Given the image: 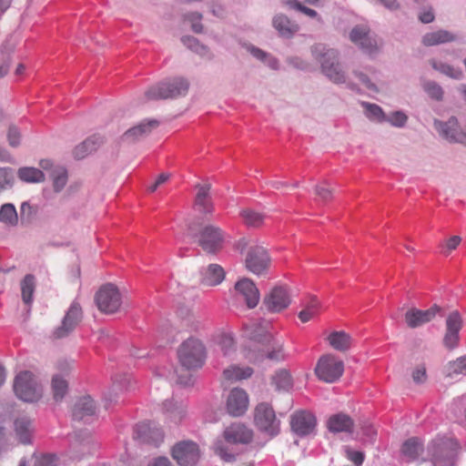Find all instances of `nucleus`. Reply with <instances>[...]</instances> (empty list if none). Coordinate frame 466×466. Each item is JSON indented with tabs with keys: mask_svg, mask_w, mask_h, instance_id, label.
Listing matches in <instances>:
<instances>
[{
	"mask_svg": "<svg viewBox=\"0 0 466 466\" xmlns=\"http://www.w3.org/2000/svg\"><path fill=\"white\" fill-rule=\"evenodd\" d=\"M290 295L282 286L273 288L264 299V304L271 312H280L290 304Z\"/></svg>",
	"mask_w": 466,
	"mask_h": 466,
	"instance_id": "obj_17",
	"label": "nucleus"
},
{
	"mask_svg": "<svg viewBox=\"0 0 466 466\" xmlns=\"http://www.w3.org/2000/svg\"><path fill=\"white\" fill-rule=\"evenodd\" d=\"M347 458L351 461L356 466H360L364 461V454L360 451H351L346 449Z\"/></svg>",
	"mask_w": 466,
	"mask_h": 466,
	"instance_id": "obj_59",
	"label": "nucleus"
},
{
	"mask_svg": "<svg viewBox=\"0 0 466 466\" xmlns=\"http://www.w3.org/2000/svg\"><path fill=\"white\" fill-rule=\"evenodd\" d=\"M56 458L55 455L46 454L34 458V466H56Z\"/></svg>",
	"mask_w": 466,
	"mask_h": 466,
	"instance_id": "obj_52",
	"label": "nucleus"
},
{
	"mask_svg": "<svg viewBox=\"0 0 466 466\" xmlns=\"http://www.w3.org/2000/svg\"><path fill=\"white\" fill-rule=\"evenodd\" d=\"M95 412L96 405L93 399L90 396H84L75 404L73 417L80 420L93 416Z\"/></svg>",
	"mask_w": 466,
	"mask_h": 466,
	"instance_id": "obj_26",
	"label": "nucleus"
},
{
	"mask_svg": "<svg viewBox=\"0 0 466 466\" xmlns=\"http://www.w3.org/2000/svg\"><path fill=\"white\" fill-rule=\"evenodd\" d=\"M270 257L261 246L250 247L248 250L245 263L247 268L254 274L264 273L270 266Z\"/></svg>",
	"mask_w": 466,
	"mask_h": 466,
	"instance_id": "obj_13",
	"label": "nucleus"
},
{
	"mask_svg": "<svg viewBox=\"0 0 466 466\" xmlns=\"http://www.w3.org/2000/svg\"><path fill=\"white\" fill-rule=\"evenodd\" d=\"M82 319V309L77 302H73L65 318L62 325L54 331L56 339H61L67 336L78 325Z\"/></svg>",
	"mask_w": 466,
	"mask_h": 466,
	"instance_id": "obj_19",
	"label": "nucleus"
},
{
	"mask_svg": "<svg viewBox=\"0 0 466 466\" xmlns=\"http://www.w3.org/2000/svg\"><path fill=\"white\" fill-rule=\"evenodd\" d=\"M461 241V237L459 236H452L449 239L446 240L445 244L443 245V253L447 256L449 255L452 250L456 249L457 247L460 245Z\"/></svg>",
	"mask_w": 466,
	"mask_h": 466,
	"instance_id": "obj_57",
	"label": "nucleus"
},
{
	"mask_svg": "<svg viewBox=\"0 0 466 466\" xmlns=\"http://www.w3.org/2000/svg\"><path fill=\"white\" fill-rule=\"evenodd\" d=\"M412 379L413 381L416 383H423L427 380V372L426 368L423 364L419 365L413 371H412Z\"/></svg>",
	"mask_w": 466,
	"mask_h": 466,
	"instance_id": "obj_58",
	"label": "nucleus"
},
{
	"mask_svg": "<svg viewBox=\"0 0 466 466\" xmlns=\"http://www.w3.org/2000/svg\"><path fill=\"white\" fill-rule=\"evenodd\" d=\"M248 403L247 392L243 389L234 388L227 398L226 409L229 415L238 417L247 411Z\"/></svg>",
	"mask_w": 466,
	"mask_h": 466,
	"instance_id": "obj_15",
	"label": "nucleus"
},
{
	"mask_svg": "<svg viewBox=\"0 0 466 466\" xmlns=\"http://www.w3.org/2000/svg\"><path fill=\"white\" fill-rule=\"evenodd\" d=\"M351 42L358 45L363 51L372 54L378 49V43L375 38L370 36L368 27L363 25L355 26L350 34Z\"/></svg>",
	"mask_w": 466,
	"mask_h": 466,
	"instance_id": "obj_20",
	"label": "nucleus"
},
{
	"mask_svg": "<svg viewBox=\"0 0 466 466\" xmlns=\"http://www.w3.org/2000/svg\"><path fill=\"white\" fill-rule=\"evenodd\" d=\"M352 419L344 413L331 415L327 420V428L331 432H350L353 428Z\"/></svg>",
	"mask_w": 466,
	"mask_h": 466,
	"instance_id": "obj_23",
	"label": "nucleus"
},
{
	"mask_svg": "<svg viewBox=\"0 0 466 466\" xmlns=\"http://www.w3.org/2000/svg\"><path fill=\"white\" fill-rule=\"evenodd\" d=\"M326 340L335 350L344 352L351 346V337L343 330L332 331Z\"/></svg>",
	"mask_w": 466,
	"mask_h": 466,
	"instance_id": "obj_31",
	"label": "nucleus"
},
{
	"mask_svg": "<svg viewBox=\"0 0 466 466\" xmlns=\"http://www.w3.org/2000/svg\"><path fill=\"white\" fill-rule=\"evenodd\" d=\"M0 221L15 225L17 222V213L15 208L12 204H5L0 209Z\"/></svg>",
	"mask_w": 466,
	"mask_h": 466,
	"instance_id": "obj_45",
	"label": "nucleus"
},
{
	"mask_svg": "<svg viewBox=\"0 0 466 466\" xmlns=\"http://www.w3.org/2000/svg\"><path fill=\"white\" fill-rule=\"evenodd\" d=\"M197 238L205 252L215 254L223 248L225 233L219 227L209 224L201 228Z\"/></svg>",
	"mask_w": 466,
	"mask_h": 466,
	"instance_id": "obj_8",
	"label": "nucleus"
},
{
	"mask_svg": "<svg viewBox=\"0 0 466 466\" xmlns=\"http://www.w3.org/2000/svg\"><path fill=\"white\" fill-rule=\"evenodd\" d=\"M148 466H172L171 461L167 457H157L154 459Z\"/></svg>",
	"mask_w": 466,
	"mask_h": 466,
	"instance_id": "obj_63",
	"label": "nucleus"
},
{
	"mask_svg": "<svg viewBox=\"0 0 466 466\" xmlns=\"http://www.w3.org/2000/svg\"><path fill=\"white\" fill-rule=\"evenodd\" d=\"M14 183L13 171L9 167L0 168V191L12 187Z\"/></svg>",
	"mask_w": 466,
	"mask_h": 466,
	"instance_id": "obj_50",
	"label": "nucleus"
},
{
	"mask_svg": "<svg viewBox=\"0 0 466 466\" xmlns=\"http://www.w3.org/2000/svg\"><path fill=\"white\" fill-rule=\"evenodd\" d=\"M321 309V303L316 298H310L299 311V319L302 323H307L319 316Z\"/></svg>",
	"mask_w": 466,
	"mask_h": 466,
	"instance_id": "obj_32",
	"label": "nucleus"
},
{
	"mask_svg": "<svg viewBox=\"0 0 466 466\" xmlns=\"http://www.w3.org/2000/svg\"><path fill=\"white\" fill-rule=\"evenodd\" d=\"M287 5L291 8L299 10L300 12L304 13L305 15L310 17H315L317 15V12L315 10L302 5V4L297 0H289L287 2Z\"/></svg>",
	"mask_w": 466,
	"mask_h": 466,
	"instance_id": "obj_55",
	"label": "nucleus"
},
{
	"mask_svg": "<svg viewBox=\"0 0 466 466\" xmlns=\"http://www.w3.org/2000/svg\"><path fill=\"white\" fill-rule=\"evenodd\" d=\"M290 426L297 435L306 436L314 431L316 427V418L309 411L298 410L291 416Z\"/></svg>",
	"mask_w": 466,
	"mask_h": 466,
	"instance_id": "obj_18",
	"label": "nucleus"
},
{
	"mask_svg": "<svg viewBox=\"0 0 466 466\" xmlns=\"http://www.w3.org/2000/svg\"><path fill=\"white\" fill-rule=\"evenodd\" d=\"M254 421L256 426L269 436H276L279 431V421L271 405L266 402L256 406L254 411Z\"/></svg>",
	"mask_w": 466,
	"mask_h": 466,
	"instance_id": "obj_10",
	"label": "nucleus"
},
{
	"mask_svg": "<svg viewBox=\"0 0 466 466\" xmlns=\"http://www.w3.org/2000/svg\"><path fill=\"white\" fill-rule=\"evenodd\" d=\"M423 451L422 443L418 438H410L407 440L401 448L402 455L407 461H414Z\"/></svg>",
	"mask_w": 466,
	"mask_h": 466,
	"instance_id": "obj_34",
	"label": "nucleus"
},
{
	"mask_svg": "<svg viewBox=\"0 0 466 466\" xmlns=\"http://www.w3.org/2000/svg\"><path fill=\"white\" fill-rule=\"evenodd\" d=\"M313 56L320 63L322 72L334 83L345 82L344 72L338 61V52L329 49L322 44H317L312 49Z\"/></svg>",
	"mask_w": 466,
	"mask_h": 466,
	"instance_id": "obj_4",
	"label": "nucleus"
},
{
	"mask_svg": "<svg viewBox=\"0 0 466 466\" xmlns=\"http://www.w3.org/2000/svg\"><path fill=\"white\" fill-rule=\"evenodd\" d=\"M96 302L101 312L113 314L122 304V296L119 289L113 284L102 286L96 294Z\"/></svg>",
	"mask_w": 466,
	"mask_h": 466,
	"instance_id": "obj_9",
	"label": "nucleus"
},
{
	"mask_svg": "<svg viewBox=\"0 0 466 466\" xmlns=\"http://www.w3.org/2000/svg\"><path fill=\"white\" fill-rule=\"evenodd\" d=\"M158 127V121L157 120H147L145 122H141L136 127L129 128L124 134V138L127 141H135L139 137L149 134L153 129Z\"/></svg>",
	"mask_w": 466,
	"mask_h": 466,
	"instance_id": "obj_29",
	"label": "nucleus"
},
{
	"mask_svg": "<svg viewBox=\"0 0 466 466\" xmlns=\"http://www.w3.org/2000/svg\"><path fill=\"white\" fill-rule=\"evenodd\" d=\"M240 216L248 227L258 228L263 225L265 215L252 209H244Z\"/></svg>",
	"mask_w": 466,
	"mask_h": 466,
	"instance_id": "obj_42",
	"label": "nucleus"
},
{
	"mask_svg": "<svg viewBox=\"0 0 466 466\" xmlns=\"http://www.w3.org/2000/svg\"><path fill=\"white\" fill-rule=\"evenodd\" d=\"M236 299L244 301L248 308L254 309L258 304L260 295L255 283L248 279H239L234 287Z\"/></svg>",
	"mask_w": 466,
	"mask_h": 466,
	"instance_id": "obj_14",
	"label": "nucleus"
},
{
	"mask_svg": "<svg viewBox=\"0 0 466 466\" xmlns=\"http://www.w3.org/2000/svg\"><path fill=\"white\" fill-rule=\"evenodd\" d=\"M164 408L167 418L175 423L181 421L187 411L182 403L174 402L173 400L166 401Z\"/></svg>",
	"mask_w": 466,
	"mask_h": 466,
	"instance_id": "obj_36",
	"label": "nucleus"
},
{
	"mask_svg": "<svg viewBox=\"0 0 466 466\" xmlns=\"http://www.w3.org/2000/svg\"><path fill=\"white\" fill-rule=\"evenodd\" d=\"M14 391L24 401L33 402L42 397V388L30 371H21L14 380Z\"/></svg>",
	"mask_w": 466,
	"mask_h": 466,
	"instance_id": "obj_6",
	"label": "nucleus"
},
{
	"mask_svg": "<svg viewBox=\"0 0 466 466\" xmlns=\"http://www.w3.org/2000/svg\"><path fill=\"white\" fill-rule=\"evenodd\" d=\"M268 323H251L245 326V332L251 340L252 345L247 353L249 361L257 362L264 359L283 360L286 354L283 341L273 337L268 331Z\"/></svg>",
	"mask_w": 466,
	"mask_h": 466,
	"instance_id": "obj_1",
	"label": "nucleus"
},
{
	"mask_svg": "<svg viewBox=\"0 0 466 466\" xmlns=\"http://www.w3.org/2000/svg\"><path fill=\"white\" fill-rule=\"evenodd\" d=\"M315 194L320 201L329 202L332 199L333 188L327 182H321L315 187Z\"/></svg>",
	"mask_w": 466,
	"mask_h": 466,
	"instance_id": "obj_47",
	"label": "nucleus"
},
{
	"mask_svg": "<svg viewBox=\"0 0 466 466\" xmlns=\"http://www.w3.org/2000/svg\"><path fill=\"white\" fill-rule=\"evenodd\" d=\"M102 143L103 139L99 136H91L74 148L73 155L76 158L82 159L96 151Z\"/></svg>",
	"mask_w": 466,
	"mask_h": 466,
	"instance_id": "obj_27",
	"label": "nucleus"
},
{
	"mask_svg": "<svg viewBox=\"0 0 466 466\" xmlns=\"http://www.w3.org/2000/svg\"><path fill=\"white\" fill-rule=\"evenodd\" d=\"M355 75L359 77L360 81L364 85L366 88L371 91H377L375 85L370 81L369 77L366 75L357 72H355Z\"/></svg>",
	"mask_w": 466,
	"mask_h": 466,
	"instance_id": "obj_62",
	"label": "nucleus"
},
{
	"mask_svg": "<svg viewBox=\"0 0 466 466\" xmlns=\"http://www.w3.org/2000/svg\"><path fill=\"white\" fill-rule=\"evenodd\" d=\"M35 289V279L33 275H26L21 281L22 299L26 305L33 301V295Z\"/></svg>",
	"mask_w": 466,
	"mask_h": 466,
	"instance_id": "obj_39",
	"label": "nucleus"
},
{
	"mask_svg": "<svg viewBox=\"0 0 466 466\" xmlns=\"http://www.w3.org/2000/svg\"><path fill=\"white\" fill-rule=\"evenodd\" d=\"M425 92L435 100H441L443 97V90L440 85L435 82L429 81L423 85Z\"/></svg>",
	"mask_w": 466,
	"mask_h": 466,
	"instance_id": "obj_49",
	"label": "nucleus"
},
{
	"mask_svg": "<svg viewBox=\"0 0 466 466\" xmlns=\"http://www.w3.org/2000/svg\"><path fill=\"white\" fill-rule=\"evenodd\" d=\"M186 18L191 23L192 30L196 33L202 32V25L200 21L202 15L199 13H191L186 15Z\"/></svg>",
	"mask_w": 466,
	"mask_h": 466,
	"instance_id": "obj_54",
	"label": "nucleus"
},
{
	"mask_svg": "<svg viewBox=\"0 0 466 466\" xmlns=\"http://www.w3.org/2000/svg\"><path fill=\"white\" fill-rule=\"evenodd\" d=\"M180 326L188 333H198L205 329L204 322L193 313H189L187 317L183 318Z\"/></svg>",
	"mask_w": 466,
	"mask_h": 466,
	"instance_id": "obj_38",
	"label": "nucleus"
},
{
	"mask_svg": "<svg viewBox=\"0 0 466 466\" xmlns=\"http://www.w3.org/2000/svg\"><path fill=\"white\" fill-rule=\"evenodd\" d=\"M52 178L55 190L60 191L67 181L66 170L62 167H56L52 172Z\"/></svg>",
	"mask_w": 466,
	"mask_h": 466,
	"instance_id": "obj_46",
	"label": "nucleus"
},
{
	"mask_svg": "<svg viewBox=\"0 0 466 466\" xmlns=\"http://www.w3.org/2000/svg\"><path fill=\"white\" fill-rule=\"evenodd\" d=\"M270 384L277 391H289L293 387V378L289 370L279 369L271 376Z\"/></svg>",
	"mask_w": 466,
	"mask_h": 466,
	"instance_id": "obj_25",
	"label": "nucleus"
},
{
	"mask_svg": "<svg viewBox=\"0 0 466 466\" xmlns=\"http://www.w3.org/2000/svg\"><path fill=\"white\" fill-rule=\"evenodd\" d=\"M407 116L400 111H396L392 113L389 118L387 119L391 125L395 127H403L405 123L407 122Z\"/></svg>",
	"mask_w": 466,
	"mask_h": 466,
	"instance_id": "obj_53",
	"label": "nucleus"
},
{
	"mask_svg": "<svg viewBox=\"0 0 466 466\" xmlns=\"http://www.w3.org/2000/svg\"><path fill=\"white\" fill-rule=\"evenodd\" d=\"M362 106L365 107L366 115L370 119L379 122L385 120V116L380 106L370 103H362Z\"/></svg>",
	"mask_w": 466,
	"mask_h": 466,
	"instance_id": "obj_48",
	"label": "nucleus"
},
{
	"mask_svg": "<svg viewBox=\"0 0 466 466\" xmlns=\"http://www.w3.org/2000/svg\"><path fill=\"white\" fill-rule=\"evenodd\" d=\"M430 64L432 68L440 73L454 79H460L462 76V71L459 68H455L452 66L437 61L436 59H431Z\"/></svg>",
	"mask_w": 466,
	"mask_h": 466,
	"instance_id": "obj_41",
	"label": "nucleus"
},
{
	"mask_svg": "<svg viewBox=\"0 0 466 466\" xmlns=\"http://www.w3.org/2000/svg\"><path fill=\"white\" fill-rule=\"evenodd\" d=\"M463 326V319L458 310L451 311L445 319V334L443 336V345L449 350L458 347L460 342V330Z\"/></svg>",
	"mask_w": 466,
	"mask_h": 466,
	"instance_id": "obj_12",
	"label": "nucleus"
},
{
	"mask_svg": "<svg viewBox=\"0 0 466 466\" xmlns=\"http://www.w3.org/2000/svg\"><path fill=\"white\" fill-rule=\"evenodd\" d=\"M459 450L456 440L439 437L428 444L423 461H431L432 466H455Z\"/></svg>",
	"mask_w": 466,
	"mask_h": 466,
	"instance_id": "obj_2",
	"label": "nucleus"
},
{
	"mask_svg": "<svg viewBox=\"0 0 466 466\" xmlns=\"http://www.w3.org/2000/svg\"><path fill=\"white\" fill-rule=\"evenodd\" d=\"M67 381L56 375L52 379V391L56 401H60L67 392Z\"/></svg>",
	"mask_w": 466,
	"mask_h": 466,
	"instance_id": "obj_43",
	"label": "nucleus"
},
{
	"mask_svg": "<svg viewBox=\"0 0 466 466\" xmlns=\"http://www.w3.org/2000/svg\"><path fill=\"white\" fill-rule=\"evenodd\" d=\"M224 440L232 444H247L253 438L252 431L241 423H232L223 432Z\"/></svg>",
	"mask_w": 466,
	"mask_h": 466,
	"instance_id": "obj_21",
	"label": "nucleus"
},
{
	"mask_svg": "<svg viewBox=\"0 0 466 466\" xmlns=\"http://www.w3.org/2000/svg\"><path fill=\"white\" fill-rule=\"evenodd\" d=\"M198 192L195 198V206L204 214L213 212V204L209 197L210 184H203L197 186Z\"/></svg>",
	"mask_w": 466,
	"mask_h": 466,
	"instance_id": "obj_24",
	"label": "nucleus"
},
{
	"mask_svg": "<svg viewBox=\"0 0 466 466\" xmlns=\"http://www.w3.org/2000/svg\"><path fill=\"white\" fill-rule=\"evenodd\" d=\"M455 38V35L447 30H438L425 34L421 42L425 46H432L452 42Z\"/></svg>",
	"mask_w": 466,
	"mask_h": 466,
	"instance_id": "obj_30",
	"label": "nucleus"
},
{
	"mask_svg": "<svg viewBox=\"0 0 466 466\" xmlns=\"http://www.w3.org/2000/svg\"><path fill=\"white\" fill-rule=\"evenodd\" d=\"M5 44L1 46V54L3 56L1 62H0V78L5 76L9 72L11 58H10V51L11 49L5 54Z\"/></svg>",
	"mask_w": 466,
	"mask_h": 466,
	"instance_id": "obj_51",
	"label": "nucleus"
},
{
	"mask_svg": "<svg viewBox=\"0 0 466 466\" xmlns=\"http://www.w3.org/2000/svg\"><path fill=\"white\" fill-rule=\"evenodd\" d=\"M31 420L23 417L15 420V431L20 442L26 444L30 442L31 437Z\"/></svg>",
	"mask_w": 466,
	"mask_h": 466,
	"instance_id": "obj_35",
	"label": "nucleus"
},
{
	"mask_svg": "<svg viewBox=\"0 0 466 466\" xmlns=\"http://www.w3.org/2000/svg\"><path fill=\"white\" fill-rule=\"evenodd\" d=\"M171 455L178 465L193 466L200 458V451L194 441H183L174 445Z\"/></svg>",
	"mask_w": 466,
	"mask_h": 466,
	"instance_id": "obj_11",
	"label": "nucleus"
},
{
	"mask_svg": "<svg viewBox=\"0 0 466 466\" xmlns=\"http://www.w3.org/2000/svg\"><path fill=\"white\" fill-rule=\"evenodd\" d=\"M445 372L448 377L455 375H466V357L459 358L454 361L449 362L445 368Z\"/></svg>",
	"mask_w": 466,
	"mask_h": 466,
	"instance_id": "obj_44",
	"label": "nucleus"
},
{
	"mask_svg": "<svg viewBox=\"0 0 466 466\" xmlns=\"http://www.w3.org/2000/svg\"><path fill=\"white\" fill-rule=\"evenodd\" d=\"M343 371V361L333 354L321 356L314 370L317 378L326 383L337 381L342 376Z\"/></svg>",
	"mask_w": 466,
	"mask_h": 466,
	"instance_id": "obj_7",
	"label": "nucleus"
},
{
	"mask_svg": "<svg viewBox=\"0 0 466 466\" xmlns=\"http://www.w3.org/2000/svg\"><path fill=\"white\" fill-rule=\"evenodd\" d=\"M253 369L250 367H240L230 365L223 370L222 379L227 382H236L246 380L252 376Z\"/></svg>",
	"mask_w": 466,
	"mask_h": 466,
	"instance_id": "obj_28",
	"label": "nucleus"
},
{
	"mask_svg": "<svg viewBox=\"0 0 466 466\" xmlns=\"http://www.w3.org/2000/svg\"><path fill=\"white\" fill-rule=\"evenodd\" d=\"M215 340L224 356H228L235 350V340L231 333L220 331L216 335Z\"/></svg>",
	"mask_w": 466,
	"mask_h": 466,
	"instance_id": "obj_40",
	"label": "nucleus"
},
{
	"mask_svg": "<svg viewBox=\"0 0 466 466\" xmlns=\"http://www.w3.org/2000/svg\"><path fill=\"white\" fill-rule=\"evenodd\" d=\"M420 20L421 23L428 24L431 23L434 20V15L431 9L426 10L422 12L420 16Z\"/></svg>",
	"mask_w": 466,
	"mask_h": 466,
	"instance_id": "obj_64",
	"label": "nucleus"
},
{
	"mask_svg": "<svg viewBox=\"0 0 466 466\" xmlns=\"http://www.w3.org/2000/svg\"><path fill=\"white\" fill-rule=\"evenodd\" d=\"M214 451L217 455H218L225 461H231L234 459L233 454L228 452L223 446L221 441H218L215 443Z\"/></svg>",
	"mask_w": 466,
	"mask_h": 466,
	"instance_id": "obj_56",
	"label": "nucleus"
},
{
	"mask_svg": "<svg viewBox=\"0 0 466 466\" xmlns=\"http://www.w3.org/2000/svg\"><path fill=\"white\" fill-rule=\"evenodd\" d=\"M273 25L279 35L284 37H291L299 30L297 24L282 15L274 17Z\"/></svg>",
	"mask_w": 466,
	"mask_h": 466,
	"instance_id": "obj_33",
	"label": "nucleus"
},
{
	"mask_svg": "<svg viewBox=\"0 0 466 466\" xmlns=\"http://www.w3.org/2000/svg\"><path fill=\"white\" fill-rule=\"evenodd\" d=\"M441 311V308L436 304L425 310L412 308L405 313L404 319L409 328L415 329L431 321Z\"/></svg>",
	"mask_w": 466,
	"mask_h": 466,
	"instance_id": "obj_16",
	"label": "nucleus"
},
{
	"mask_svg": "<svg viewBox=\"0 0 466 466\" xmlns=\"http://www.w3.org/2000/svg\"><path fill=\"white\" fill-rule=\"evenodd\" d=\"M177 359L187 370L200 369L207 359L206 347L200 339L190 337L178 347Z\"/></svg>",
	"mask_w": 466,
	"mask_h": 466,
	"instance_id": "obj_3",
	"label": "nucleus"
},
{
	"mask_svg": "<svg viewBox=\"0 0 466 466\" xmlns=\"http://www.w3.org/2000/svg\"><path fill=\"white\" fill-rule=\"evenodd\" d=\"M188 87L189 84L186 79L177 77L151 86L146 92V96L154 100L177 98L187 95Z\"/></svg>",
	"mask_w": 466,
	"mask_h": 466,
	"instance_id": "obj_5",
	"label": "nucleus"
},
{
	"mask_svg": "<svg viewBox=\"0 0 466 466\" xmlns=\"http://www.w3.org/2000/svg\"><path fill=\"white\" fill-rule=\"evenodd\" d=\"M225 279V271L218 264H210L201 271L200 282L204 286L213 287L220 284Z\"/></svg>",
	"mask_w": 466,
	"mask_h": 466,
	"instance_id": "obj_22",
	"label": "nucleus"
},
{
	"mask_svg": "<svg viewBox=\"0 0 466 466\" xmlns=\"http://www.w3.org/2000/svg\"><path fill=\"white\" fill-rule=\"evenodd\" d=\"M19 179L26 183H39L45 180L43 171L35 167H21L17 171Z\"/></svg>",
	"mask_w": 466,
	"mask_h": 466,
	"instance_id": "obj_37",
	"label": "nucleus"
},
{
	"mask_svg": "<svg viewBox=\"0 0 466 466\" xmlns=\"http://www.w3.org/2000/svg\"><path fill=\"white\" fill-rule=\"evenodd\" d=\"M7 139L11 147H17L20 143V133L15 127H9Z\"/></svg>",
	"mask_w": 466,
	"mask_h": 466,
	"instance_id": "obj_61",
	"label": "nucleus"
},
{
	"mask_svg": "<svg viewBox=\"0 0 466 466\" xmlns=\"http://www.w3.org/2000/svg\"><path fill=\"white\" fill-rule=\"evenodd\" d=\"M183 43L195 52L202 53L205 47L199 45L198 41L192 36H186L182 39Z\"/></svg>",
	"mask_w": 466,
	"mask_h": 466,
	"instance_id": "obj_60",
	"label": "nucleus"
}]
</instances>
